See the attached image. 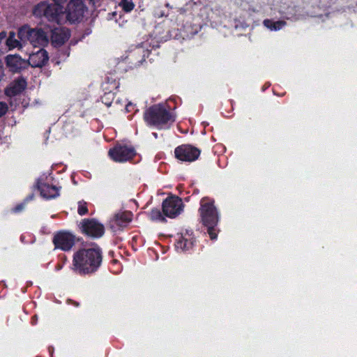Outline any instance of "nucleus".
<instances>
[{
	"mask_svg": "<svg viewBox=\"0 0 357 357\" xmlns=\"http://www.w3.org/2000/svg\"><path fill=\"white\" fill-rule=\"evenodd\" d=\"M101 261L99 248L82 249L74 255L73 269L80 274L92 273L100 266Z\"/></svg>",
	"mask_w": 357,
	"mask_h": 357,
	"instance_id": "obj_1",
	"label": "nucleus"
},
{
	"mask_svg": "<svg viewBox=\"0 0 357 357\" xmlns=\"http://www.w3.org/2000/svg\"><path fill=\"white\" fill-rule=\"evenodd\" d=\"M144 119L150 125L160 129L169 128L175 121L174 115L167 110L163 104L154 105L144 113Z\"/></svg>",
	"mask_w": 357,
	"mask_h": 357,
	"instance_id": "obj_2",
	"label": "nucleus"
},
{
	"mask_svg": "<svg viewBox=\"0 0 357 357\" xmlns=\"http://www.w3.org/2000/svg\"><path fill=\"white\" fill-rule=\"evenodd\" d=\"M18 38L24 43L29 42L33 47L45 46L48 43L47 34L40 28L32 29L28 26H24L18 31Z\"/></svg>",
	"mask_w": 357,
	"mask_h": 357,
	"instance_id": "obj_3",
	"label": "nucleus"
},
{
	"mask_svg": "<svg viewBox=\"0 0 357 357\" xmlns=\"http://www.w3.org/2000/svg\"><path fill=\"white\" fill-rule=\"evenodd\" d=\"M199 211L204 225H217L219 215L213 199L208 197L202 198L200 201Z\"/></svg>",
	"mask_w": 357,
	"mask_h": 357,
	"instance_id": "obj_4",
	"label": "nucleus"
},
{
	"mask_svg": "<svg viewBox=\"0 0 357 357\" xmlns=\"http://www.w3.org/2000/svg\"><path fill=\"white\" fill-rule=\"evenodd\" d=\"M33 14L37 17H44L50 22H59L61 13L60 7H55L52 3L43 1L37 4L33 10Z\"/></svg>",
	"mask_w": 357,
	"mask_h": 357,
	"instance_id": "obj_5",
	"label": "nucleus"
},
{
	"mask_svg": "<svg viewBox=\"0 0 357 357\" xmlns=\"http://www.w3.org/2000/svg\"><path fill=\"white\" fill-rule=\"evenodd\" d=\"M86 11L87 8L84 3V0H70L65 8L66 17L72 22L82 20Z\"/></svg>",
	"mask_w": 357,
	"mask_h": 357,
	"instance_id": "obj_6",
	"label": "nucleus"
},
{
	"mask_svg": "<svg viewBox=\"0 0 357 357\" xmlns=\"http://www.w3.org/2000/svg\"><path fill=\"white\" fill-rule=\"evenodd\" d=\"M163 215L174 218L183 211V202L178 197H167L162 202Z\"/></svg>",
	"mask_w": 357,
	"mask_h": 357,
	"instance_id": "obj_7",
	"label": "nucleus"
},
{
	"mask_svg": "<svg viewBox=\"0 0 357 357\" xmlns=\"http://www.w3.org/2000/svg\"><path fill=\"white\" fill-rule=\"evenodd\" d=\"M174 154L181 161L192 162L198 158L200 151L191 145L183 144L175 149Z\"/></svg>",
	"mask_w": 357,
	"mask_h": 357,
	"instance_id": "obj_8",
	"label": "nucleus"
},
{
	"mask_svg": "<svg viewBox=\"0 0 357 357\" xmlns=\"http://www.w3.org/2000/svg\"><path fill=\"white\" fill-rule=\"evenodd\" d=\"M83 233L91 237H100L103 235L104 226L94 219H84L80 223Z\"/></svg>",
	"mask_w": 357,
	"mask_h": 357,
	"instance_id": "obj_9",
	"label": "nucleus"
},
{
	"mask_svg": "<svg viewBox=\"0 0 357 357\" xmlns=\"http://www.w3.org/2000/svg\"><path fill=\"white\" fill-rule=\"evenodd\" d=\"M109 155L116 162H125L134 156L132 148L126 146L117 145L109 151Z\"/></svg>",
	"mask_w": 357,
	"mask_h": 357,
	"instance_id": "obj_10",
	"label": "nucleus"
},
{
	"mask_svg": "<svg viewBox=\"0 0 357 357\" xmlns=\"http://www.w3.org/2000/svg\"><path fill=\"white\" fill-rule=\"evenodd\" d=\"M132 214L130 211H122L116 213L109 221L110 228L116 231L132 221Z\"/></svg>",
	"mask_w": 357,
	"mask_h": 357,
	"instance_id": "obj_11",
	"label": "nucleus"
},
{
	"mask_svg": "<svg viewBox=\"0 0 357 357\" xmlns=\"http://www.w3.org/2000/svg\"><path fill=\"white\" fill-rule=\"evenodd\" d=\"M53 242L56 248L67 251L74 245V237L69 233L59 232L54 237Z\"/></svg>",
	"mask_w": 357,
	"mask_h": 357,
	"instance_id": "obj_12",
	"label": "nucleus"
},
{
	"mask_svg": "<svg viewBox=\"0 0 357 357\" xmlns=\"http://www.w3.org/2000/svg\"><path fill=\"white\" fill-rule=\"evenodd\" d=\"M49 57L47 52L43 48H40L36 52L31 53L29 55L27 63L33 68H41L48 61Z\"/></svg>",
	"mask_w": 357,
	"mask_h": 357,
	"instance_id": "obj_13",
	"label": "nucleus"
},
{
	"mask_svg": "<svg viewBox=\"0 0 357 357\" xmlns=\"http://www.w3.org/2000/svg\"><path fill=\"white\" fill-rule=\"evenodd\" d=\"M26 86V80L22 77L17 78L5 89V94L9 97L15 96L22 92Z\"/></svg>",
	"mask_w": 357,
	"mask_h": 357,
	"instance_id": "obj_14",
	"label": "nucleus"
},
{
	"mask_svg": "<svg viewBox=\"0 0 357 357\" xmlns=\"http://www.w3.org/2000/svg\"><path fill=\"white\" fill-rule=\"evenodd\" d=\"M6 63L12 71L16 72L24 68L27 61L17 55H8L6 56Z\"/></svg>",
	"mask_w": 357,
	"mask_h": 357,
	"instance_id": "obj_15",
	"label": "nucleus"
},
{
	"mask_svg": "<svg viewBox=\"0 0 357 357\" xmlns=\"http://www.w3.org/2000/svg\"><path fill=\"white\" fill-rule=\"evenodd\" d=\"M193 245L192 238L188 232H185L184 234H181L175 244L176 249L178 252H183L188 250Z\"/></svg>",
	"mask_w": 357,
	"mask_h": 357,
	"instance_id": "obj_16",
	"label": "nucleus"
},
{
	"mask_svg": "<svg viewBox=\"0 0 357 357\" xmlns=\"http://www.w3.org/2000/svg\"><path fill=\"white\" fill-rule=\"evenodd\" d=\"M69 37L68 31L61 28H54L52 30L51 39L55 46L63 45Z\"/></svg>",
	"mask_w": 357,
	"mask_h": 357,
	"instance_id": "obj_17",
	"label": "nucleus"
},
{
	"mask_svg": "<svg viewBox=\"0 0 357 357\" xmlns=\"http://www.w3.org/2000/svg\"><path fill=\"white\" fill-rule=\"evenodd\" d=\"M41 195L47 199L54 198L59 196V190L55 186L43 183L38 186Z\"/></svg>",
	"mask_w": 357,
	"mask_h": 357,
	"instance_id": "obj_18",
	"label": "nucleus"
},
{
	"mask_svg": "<svg viewBox=\"0 0 357 357\" xmlns=\"http://www.w3.org/2000/svg\"><path fill=\"white\" fill-rule=\"evenodd\" d=\"M263 24L270 31H279L286 25V22L283 20L273 21L272 20H264Z\"/></svg>",
	"mask_w": 357,
	"mask_h": 357,
	"instance_id": "obj_19",
	"label": "nucleus"
},
{
	"mask_svg": "<svg viewBox=\"0 0 357 357\" xmlns=\"http://www.w3.org/2000/svg\"><path fill=\"white\" fill-rule=\"evenodd\" d=\"M6 43L9 50L16 47L21 49L22 47V45L24 44L20 39L18 40L16 38L15 33L13 31H10L9 33V36L6 39Z\"/></svg>",
	"mask_w": 357,
	"mask_h": 357,
	"instance_id": "obj_20",
	"label": "nucleus"
},
{
	"mask_svg": "<svg viewBox=\"0 0 357 357\" xmlns=\"http://www.w3.org/2000/svg\"><path fill=\"white\" fill-rule=\"evenodd\" d=\"M149 217L152 220L160 222H165L166 220L162 213L158 208L153 209L149 214Z\"/></svg>",
	"mask_w": 357,
	"mask_h": 357,
	"instance_id": "obj_21",
	"label": "nucleus"
},
{
	"mask_svg": "<svg viewBox=\"0 0 357 357\" xmlns=\"http://www.w3.org/2000/svg\"><path fill=\"white\" fill-rule=\"evenodd\" d=\"M119 5L126 12H130L133 8L132 0H121Z\"/></svg>",
	"mask_w": 357,
	"mask_h": 357,
	"instance_id": "obj_22",
	"label": "nucleus"
},
{
	"mask_svg": "<svg viewBox=\"0 0 357 357\" xmlns=\"http://www.w3.org/2000/svg\"><path fill=\"white\" fill-rule=\"evenodd\" d=\"M116 22L119 23V26L125 28H127L128 26H129L130 28L132 27L131 22L130 23H128V20L126 19V17L124 15H121Z\"/></svg>",
	"mask_w": 357,
	"mask_h": 357,
	"instance_id": "obj_23",
	"label": "nucleus"
},
{
	"mask_svg": "<svg viewBox=\"0 0 357 357\" xmlns=\"http://www.w3.org/2000/svg\"><path fill=\"white\" fill-rule=\"evenodd\" d=\"M53 3H52L55 7H60L61 8V13H65V5L66 3L67 0H52Z\"/></svg>",
	"mask_w": 357,
	"mask_h": 357,
	"instance_id": "obj_24",
	"label": "nucleus"
},
{
	"mask_svg": "<svg viewBox=\"0 0 357 357\" xmlns=\"http://www.w3.org/2000/svg\"><path fill=\"white\" fill-rule=\"evenodd\" d=\"M208 228V233L211 239H215L217 238V233L215 229L216 225H205Z\"/></svg>",
	"mask_w": 357,
	"mask_h": 357,
	"instance_id": "obj_25",
	"label": "nucleus"
},
{
	"mask_svg": "<svg viewBox=\"0 0 357 357\" xmlns=\"http://www.w3.org/2000/svg\"><path fill=\"white\" fill-rule=\"evenodd\" d=\"M87 207L86 206L85 202H79V206H78V213L81 215H83L87 213Z\"/></svg>",
	"mask_w": 357,
	"mask_h": 357,
	"instance_id": "obj_26",
	"label": "nucleus"
},
{
	"mask_svg": "<svg viewBox=\"0 0 357 357\" xmlns=\"http://www.w3.org/2000/svg\"><path fill=\"white\" fill-rule=\"evenodd\" d=\"M8 107L6 102H0V117L3 116L8 111Z\"/></svg>",
	"mask_w": 357,
	"mask_h": 357,
	"instance_id": "obj_27",
	"label": "nucleus"
},
{
	"mask_svg": "<svg viewBox=\"0 0 357 357\" xmlns=\"http://www.w3.org/2000/svg\"><path fill=\"white\" fill-rule=\"evenodd\" d=\"M166 13L165 12V10H162L160 8H158L156 9H155L154 10V16L155 17H162L163 16H166Z\"/></svg>",
	"mask_w": 357,
	"mask_h": 357,
	"instance_id": "obj_28",
	"label": "nucleus"
},
{
	"mask_svg": "<svg viewBox=\"0 0 357 357\" xmlns=\"http://www.w3.org/2000/svg\"><path fill=\"white\" fill-rule=\"evenodd\" d=\"M3 76H4V73H3V65H2V63L0 61V81L2 79Z\"/></svg>",
	"mask_w": 357,
	"mask_h": 357,
	"instance_id": "obj_29",
	"label": "nucleus"
},
{
	"mask_svg": "<svg viewBox=\"0 0 357 357\" xmlns=\"http://www.w3.org/2000/svg\"><path fill=\"white\" fill-rule=\"evenodd\" d=\"M22 208H23V206H21V205L17 206L15 208V211H19L22 210Z\"/></svg>",
	"mask_w": 357,
	"mask_h": 357,
	"instance_id": "obj_30",
	"label": "nucleus"
},
{
	"mask_svg": "<svg viewBox=\"0 0 357 357\" xmlns=\"http://www.w3.org/2000/svg\"><path fill=\"white\" fill-rule=\"evenodd\" d=\"M128 59V56H122V60L126 61Z\"/></svg>",
	"mask_w": 357,
	"mask_h": 357,
	"instance_id": "obj_31",
	"label": "nucleus"
},
{
	"mask_svg": "<svg viewBox=\"0 0 357 357\" xmlns=\"http://www.w3.org/2000/svg\"><path fill=\"white\" fill-rule=\"evenodd\" d=\"M131 105H132V104H131L130 102L129 104H128V105H126V109H127V110H128V107H130V106H131Z\"/></svg>",
	"mask_w": 357,
	"mask_h": 357,
	"instance_id": "obj_32",
	"label": "nucleus"
},
{
	"mask_svg": "<svg viewBox=\"0 0 357 357\" xmlns=\"http://www.w3.org/2000/svg\"><path fill=\"white\" fill-rule=\"evenodd\" d=\"M32 198H33V195H31V196H29V197H27V199H32Z\"/></svg>",
	"mask_w": 357,
	"mask_h": 357,
	"instance_id": "obj_33",
	"label": "nucleus"
},
{
	"mask_svg": "<svg viewBox=\"0 0 357 357\" xmlns=\"http://www.w3.org/2000/svg\"><path fill=\"white\" fill-rule=\"evenodd\" d=\"M153 135L155 138L157 137V134H156V133L153 132Z\"/></svg>",
	"mask_w": 357,
	"mask_h": 357,
	"instance_id": "obj_34",
	"label": "nucleus"
},
{
	"mask_svg": "<svg viewBox=\"0 0 357 357\" xmlns=\"http://www.w3.org/2000/svg\"><path fill=\"white\" fill-rule=\"evenodd\" d=\"M33 318H34V320H36V319H37L36 316H34Z\"/></svg>",
	"mask_w": 357,
	"mask_h": 357,
	"instance_id": "obj_35",
	"label": "nucleus"
},
{
	"mask_svg": "<svg viewBox=\"0 0 357 357\" xmlns=\"http://www.w3.org/2000/svg\"><path fill=\"white\" fill-rule=\"evenodd\" d=\"M33 318H34V320H36V319H37L36 316H34Z\"/></svg>",
	"mask_w": 357,
	"mask_h": 357,
	"instance_id": "obj_36",
	"label": "nucleus"
}]
</instances>
